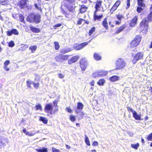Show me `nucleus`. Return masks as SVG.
<instances>
[{
  "instance_id": "a211bd4d",
  "label": "nucleus",
  "mask_w": 152,
  "mask_h": 152,
  "mask_svg": "<svg viewBox=\"0 0 152 152\" xmlns=\"http://www.w3.org/2000/svg\"><path fill=\"white\" fill-rule=\"evenodd\" d=\"M72 4V5L70 4L67 7V8L68 10L70 12L72 11L75 7V4Z\"/></svg>"
},
{
  "instance_id": "13d9d810",
  "label": "nucleus",
  "mask_w": 152,
  "mask_h": 152,
  "mask_svg": "<svg viewBox=\"0 0 152 152\" xmlns=\"http://www.w3.org/2000/svg\"><path fill=\"white\" fill-rule=\"evenodd\" d=\"M84 20L83 19H79L77 22V24L78 25L81 24L82 23V22Z\"/></svg>"
},
{
  "instance_id": "b1692460",
  "label": "nucleus",
  "mask_w": 152,
  "mask_h": 152,
  "mask_svg": "<svg viewBox=\"0 0 152 152\" xmlns=\"http://www.w3.org/2000/svg\"><path fill=\"white\" fill-rule=\"evenodd\" d=\"M125 27V26L124 25L118 28L116 32V33L117 34H118L120 33L124 29Z\"/></svg>"
},
{
  "instance_id": "1a4fd4ad",
  "label": "nucleus",
  "mask_w": 152,
  "mask_h": 152,
  "mask_svg": "<svg viewBox=\"0 0 152 152\" xmlns=\"http://www.w3.org/2000/svg\"><path fill=\"white\" fill-rule=\"evenodd\" d=\"M7 34L8 36H11L12 34L15 35H18L19 32L15 29H13L11 31H7Z\"/></svg>"
},
{
  "instance_id": "4468645a",
  "label": "nucleus",
  "mask_w": 152,
  "mask_h": 152,
  "mask_svg": "<svg viewBox=\"0 0 152 152\" xmlns=\"http://www.w3.org/2000/svg\"><path fill=\"white\" fill-rule=\"evenodd\" d=\"M88 8L85 5H83L81 6V8L80 9V12L81 13H83L86 12Z\"/></svg>"
},
{
  "instance_id": "4d7b16f0",
  "label": "nucleus",
  "mask_w": 152,
  "mask_h": 152,
  "mask_svg": "<svg viewBox=\"0 0 152 152\" xmlns=\"http://www.w3.org/2000/svg\"><path fill=\"white\" fill-rule=\"evenodd\" d=\"M127 108L128 109V110L129 111H130L131 112H132V114H133V113H134V112H135V111L132 108H130L129 107H127Z\"/></svg>"
},
{
  "instance_id": "4be33fe9",
  "label": "nucleus",
  "mask_w": 152,
  "mask_h": 152,
  "mask_svg": "<svg viewBox=\"0 0 152 152\" xmlns=\"http://www.w3.org/2000/svg\"><path fill=\"white\" fill-rule=\"evenodd\" d=\"M102 24L103 26L106 29H107L108 28V24L107 22V19L105 18L102 21Z\"/></svg>"
},
{
  "instance_id": "9d476101",
  "label": "nucleus",
  "mask_w": 152,
  "mask_h": 152,
  "mask_svg": "<svg viewBox=\"0 0 152 152\" xmlns=\"http://www.w3.org/2000/svg\"><path fill=\"white\" fill-rule=\"evenodd\" d=\"M53 108V105L52 104H46L45 107V112L47 113H49L50 110H52Z\"/></svg>"
},
{
  "instance_id": "0e129e2a",
  "label": "nucleus",
  "mask_w": 152,
  "mask_h": 152,
  "mask_svg": "<svg viewBox=\"0 0 152 152\" xmlns=\"http://www.w3.org/2000/svg\"><path fill=\"white\" fill-rule=\"evenodd\" d=\"M67 111L69 113H71L72 112V110L69 107H67L66 108Z\"/></svg>"
},
{
  "instance_id": "8fccbe9b",
  "label": "nucleus",
  "mask_w": 152,
  "mask_h": 152,
  "mask_svg": "<svg viewBox=\"0 0 152 152\" xmlns=\"http://www.w3.org/2000/svg\"><path fill=\"white\" fill-rule=\"evenodd\" d=\"M68 2L73 4H75V0H65Z\"/></svg>"
},
{
  "instance_id": "c85d7f7f",
  "label": "nucleus",
  "mask_w": 152,
  "mask_h": 152,
  "mask_svg": "<svg viewBox=\"0 0 152 152\" xmlns=\"http://www.w3.org/2000/svg\"><path fill=\"white\" fill-rule=\"evenodd\" d=\"M37 49V46L35 45L31 46L29 48V49L31 51L32 53H34Z\"/></svg>"
},
{
  "instance_id": "09e8293b",
  "label": "nucleus",
  "mask_w": 152,
  "mask_h": 152,
  "mask_svg": "<svg viewBox=\"0 0 152 152\" xmlns=\"http://www.w3.org/2000/svg\"><path fill=\"white\" fill-rule=\"evenodd\" d=\"M121 3V1H117L114 4V6H115L116 7H117L120 5Z\"/></svg>"
},
{
  "instance_id": "c756f323",
  "label": "nucleus",
  "mask_w": 152,
  "mask_h": 152,
  "mask_svg": "<svg viewBox=\"0 0 152 152\" xmlns=\"http://www.w3.org/2000/svg\"><path fill=\"white\" fill-rule=\"evenodd\" d=\"M40 120L42 121L44 124H47L48 122V120L45 118L43 117H40Z\"/></svg>"
},
{
  "instance_id": "052dcab7",
  "label": "nucleus",
  "mask_w": 152,
  "mask_h": 152,
  "mask_svg": "<svg viewBox=\"0 0 152 152\" xmlns=\"http://www.w3.org/2000/svg\"><path fill=\"white\" fill-rule=\"evenodd\" d=\"M52 150L53 152H60L59 151L54 148H53Z\"/></svg>"
},
{
  "instance_id": "a19ab883",
  "label": "nucleus",
  "mask_w": 152,
  "mask_h": 152,
  "mask_svg": "<svg viewBox=\"0 0 152 152\" xmlns=\"http://www.w3.org/2000/svg\"><path fill=\"white\" fill-rule=\"evenodd\" d=\"M15 45V43L13 41H11L8 43V46L10 47H13Z\"/></svg>"
},
{
  "instance_id": "5fc2aeb1",
  "label": "nucleus",
  "mask_w": 152,
  "mask_h": 152,
  "mask_svg": "<svg viewBox=\"0 0 152 152\" xmlns=\"http://www.w3.org/2000/svg\"><path fill=\"white\" fill-rule=\"evenodd\" d=\"M143 10V9L141 7H139L137 8V11L138 13H140Z\"/></svg>"
},
{
  "instance_id": "c9c22d12",
  "label": "nucleus",
  "mask_w": 152,
  "mask_h": 152,
  "mask_svg": "<svg viewBox=\"0 0 152 152\" xmlns=\"http://www.w3.org/2000/svg\"><path fill=\"white\" fill-rule=\"evenodd\" d=\"M85 142L86 144L88 146L90 145V141L88 137L86 135L85 139Z\"/></svg>"
},
{
  "instance_id": "6ab92c4d",
  "label": "nucleus",
  "mask_w": 152,
  "mask_h": 152,
  "mask_svg": "<svg viewBox=\"0 0 152 152\" xmlns=\"http://www.w3.org/2000/svg\"><path fill=\"white\" fill-rule=\"evenodd\" d=\"M102 1H97L96 6H95V8L96 9V11L95 12L98 10V8H99L101 6L102 4Z\"/></svg>"
},
{
  "instance_id": "7ed1b4c3",
  "label": "nucleus",
  "mask_w": 152,
  "mask_h": 152,
  "mask_svg": "<svg viewBox=\"0 0 152 152\" xmlns=\"http://www.w3.org/2000/svg\"><path fill=\"white\" fill-rule=\"evenodd\" d=\"M115 64L117 69H121L125 66V63L122 58H119L116 61Z\"/></svg>"
},
{
  "instance_id": "bf43d9fd",
  "label": "nucleus",
  "mask_w": 152,
  "mask_h": 152,
  "mask_svg": "<svg viewBox=\"0 0 152 152\" xmlns=\"http://www.w3.org/2000/svg\"><path fill=\"white\" fill-rule=\"evenodd\" d=\"M92 145L93 146H98V143L97 141H94L93 142L92 144Z\"/></svg>"
},
{
  "instance_id": "a18cd8bd",
  "label": "nucleus",
  "mask_w": 152,
  "mask_h": 152,
  "mask_svg": "<svg viewBox=\"0 0 152 152\" xmlns=\"http://www.w3.org/2000/svg\"><path fill=\"white\" fill-rule=\"evenodd\" d=\"M147 139L148 140L152 141V133L148 135Z\"/></svg>"
},
{
  "instance_id": "cd10ccee",
  "label": "nucleus",
  "mask_w": 152,
  "mask_h": 152,
  "mask_svg": "<svg viewBox=\"0 0 152 152\" xmlns=\"http://www.w3.org/2000/svg\"><path fill=\"white\" fill-rule=\"evenodd\" d=\"M105 82V80L103 79H101L99 80L97 84L100 86H103Z\"/></svg>"
},
{
  "instance_id": "f8f14e48",
  "label": "nucleus",
  "mask_w": 152,
  "mask_h": 152,
  "mask_svg": "<svg viewBox=\"0 0 152 152\" xmlns=\"http://www.w3.org/2000/svg\"><path fill=\"white\" fill-rule=\"evenodd\" d=\"M137 17L135 16L132 21L130 23V26L132 27L134 26L137 24Z\"/></svg>"
},
{
  "instance_id": "c03bdc74",
  "label": "nucleus",
  "mask_w": 152,
  "mask_h": 152,
  "mask_svg": "<svg viewBox=\"0 0 152 152\" xmlns=\"http://www.w3.org/2000/svg\"><path fill=\"white\" fill-rule=\"evenodd\" d=\"M54 43L55 45V49L57 50H58L60 47L58 43L57 42H55Z\"/></svg>"
},
{
  "instance_id": "ea45409f",
  "label": "nucleus",
  "mask_w": 152,
  "mask_h": 152,
  "mask_svg": "<svg viewBox=\"0 0 152 152\" xmlns=\"http://www.w3.org/2000/svg\"><path fill=\"white\" fill-rule=\"evenodd\" d=\"M10 63V61L9 60H7L5 61L4 64V68L7 67Z\"/></svg>"
},
{
  "instance_id": "e433bc0d",
  "label": "nucleus",
  "mask_w": 152,
  "mask_h": 152,
  "mask_svg": "<svg viewBox=\"0 0 152 152\" xmlns=\"http://www.w3.org/2000/svg\"><path fill=\"white\" fill-rule=\"evenodd\" d=\"M5 145V143L2 142V137L0 136V148L4 147Z\"/></svg>"
},
{
  "instance_id": "f03ea898",
  "label": "nucleus",
  "mask_w": 152,
  "mask_h": 152,
  "mask_svg": "<svg viewBox=\"0 0 152 152\" xmlns=\"http://www.w3.org/2000/svg\"><path fill=\"white\" fill-rule=\"evenodd\" d=\"M141 40V37L140 35H137L133 40L130 43L131 48H133L138 45Z\"/></svg>"
},
{
  "instance_id": "603ef678",
  "label": "nucleus",
  "mask_w": 152,
  "mask_h": 152,
  "mask_svg": "<svg viewBox=\"0 0 152 152\" xmlns=\"http://www.w3.org/2000/svg\"><path fill=\"white\" fill-rule=\"evenodd\" d=\"M36 133H34L32 134V133L30 132H27L26 134V135H28L29 136H32L34 135Z\"/></svg>"
},
{
  "instance_id": "37998d69",
  "label": "nucleus",
  "mask_w": 152,
  "mask_h": 152,
  "mask_svg": "<svg viewBox=\"0 0 152 152\" xmlns=\"http://www.w3.org/2000/svg\"><path fill=\"white\" fill-rule=\"evenodd\" d=\"M95 30V28L94 27H93L91 28L89 30V35L91 36L93 32Z\"/></svg>"
},
{
  "instance_id": "58836bf2",
  "label": "nucleus",
  "mask_w": 152,
  "mask_h": 152,
  "mask_svg": "<svg viewBox=\"0 0 152 152\" xmlns=\"http://www.w3.org/2000/svg\"><path fill=\"white\" fill-rule=\"evenodd\" d=\"M70 120L72 122L75 121L76 120L75 117L72 115H71L69 117Z\"/></svg>"
},
{
  "instance_id": "4c0bfd02",
  "label": "nucleus",
  "mask_w": 152,
  "mask_h": 152,
  "mask_svg": "<svg viewBox=\"0 0 152 152\" xmlns=\"http://www.w3.org/2000/svg\"><path fill=\"white\" fill-rule=\"evenodd\" d=\"M139 144L138 143H137L135 144H132L131 145V147L135 149H137L138 147H139Z\"/></svg>"
},
{
  "instance_id": "f257e3e1",
  "label": "nucleus",
  "mask_w": 152,
  "mask_h": 152,
  "mask_svg": "<svg viewBox=\"0 0 152 152\" xmlns=\"http://www.w3.org/2000/svg\"><path fill=\"white\" fill-rule=\"evenodd\" d=\"M26 20L27 21L31 23L34 22L36 23H38L41 21V17L38 14L32 13L28 16Z\"/></svg>"
},
{
  "instance_id": "6e6552de",
  "label": "nucleus",
  "mask_w": 152,
  "mask_h": 152,
  "mask_svg": "<svg viewBox=\"0 0 152 152\" xmlns=\"http://www.w3.org/2000/svg\"><path fill=\"white\" fill-rule=\"evenodd\" d=\"M143 56V53L142 52H138L136 53L132 61L133 64H135L138 60L142 59Z\"/></svg>"
},
{
  "instance_id": "5701e85b",
  "label": "nucleus",
  "mask_w": 152,
  "mask_h": 152,
  "mask_svg": "<svg viewBox=\"0 0 152 152\" xmlns=\"http://www.w3.org/2000/svg\"><path fill=\"white\" fill-rule=\"evenodd\" d=\"M94 58L97 61L100 60L101 58V57L100 55L96 53H95L94 54Z\"/></svg>"
},
{
  "instance_id": "dca6fc26",
  "label": "nucleus",
  "mask_w": 152,
  "mask_h": 152,
  "mask_svg": "<svg viewBox=\"0 0 152 152\" xmlns=\"http://www.w3.org/2000/svg\"><path fill=\"white\" fill-rule=\"evenodd\" d=\"M36 150L37 152H48V148L45 147H42L39 149H36Z\"/></svg>"
},
{
  "instance_id": "ddd939ff",
  "label": "nucleus",
  "mask_w": 152,
  "mask_h": 152,
  "mask_svg": "<svg viewBox=\"0 0 152 152\" xmlns=\"http://www.w3.org/2000/svg\"><path fill=\"white\" fill-rule=\"evenodd\" d=\"M99 72L100 77L105 76L108 73L107 71L103 70H99Z\"/></svg>"
},
{
  "instance_id": "e2e57ef3",
  "label": "nucleus",
  "mask_w": 152,
  "mask_h": 152,
  "mask_svg": "<svg viewBox=\"0 0 152 152\" xmlns=\"http://www.w3.org/2000/svg\"><path fill=\"white\" fill-rule=\"evenodd\" d=\"M61 25V24L60 23H58L55 25L54 27L55 28H57L60 27Z\"/></svg>"
},
{
  "instance_id": "0eeeda50",
  "label": "nucleus",
  "mask_w": 152,
  "mask_h": 152,
  "mask_svg": "<svg viewBox=\"0 0 152 152\" xmlns=\"http://www.w3.org/2000/svg\"><path fill=\"white\" fill-rule=\"evenodd\" d=\"M80 64L82 70H85L88 65V62L86 59L85 58H81L80 61Z\"/></svg>"
},
{
  "instance_id": "864d4df0",
  "label": "nucleus",
  "mask_w": 152,
  "mask_h": 152,
  "mask_svg": "<svg viewBox=\"0 0 152 152\" xmlns=\"http://www.w3.org/2000/svg\"><path fill=\"white\" fill-rule=\"evenodd\" d=\"M116 17L118 20H121V19L123 17V16L121 15H116Z\"/></svg>"
},
{
  "instance_id": "79ce46f5",
  "label": "nucleus",
  "mask_w": 152,
  "mask_h": 152,
  "mask_svg": "<svg viewBox=\"0 0 152 152\" xmlns=\"http://www.w3.org/2000/svg\"><path fill=\"white\" fill-rule=\"evenodd\" d=\"M35 107L37 110H40V111L42 110V107L40 104H38L36 105Z\"/></svg>"
},
{
  "instance_id": "3c124183",
  "label": "nucleus",
  "mask_w": 152,
  "mask_h": 152,
  "mask_svg": "<svg viewBox=\"0 0 152 152\" xmlns=\"http://www.w3.org/2000/svg\"><path fill=\"white\" fill-rule=\"evenodd\" d=\"M33 85L34 87H35L36 89H37L38 88L39 86V84L38 83H35L33 82Z\"/></svg>"
},
{
  "instance_id": "f704fd0d",
  "label": "nucleus",
  "mask_w": 152,
  "mask_h": 152,
  "mask_svg": "<svg viewBox=\"0 0 152 152\" xmlns=\"http://www.w3.org/2000/svg\"><path fill=\"white\" fill-rule=\"evenodd\" d=\"M102 16L103 15H102L98 16L96 15L95 13L94 15V20H99V19L101 18Z\"/></svg>"
},
{
  "instance_id": "bb28decb",
  "label": "nucleus",
  "mask_w": 152,
  "mask_h": 152,
  "mask_svg": "<svg viewBox=\"0 0 152 152\" xmlns=\"http://www.w3.org/2000/svg\"><path fill=\"white\" fill-rule=\"evenodd\" d=\"M84 106L83 104L80 102H78L77 104V109L81 110L83 109Z\"/></svg>"
},
{
  "instance_id": "49530a36",
  "label": "nucleus",
  "mask_w": 152,
  "mask_h": 152,
  "mask_svg": "<svg viewBox=\"0 0 152 152\" xmlns=\"http://www.w3.org/2000/svg\"><path fill=\"white\" fill-rule=\"evenodd\" d=\"M117 8V7H116L115 6L113 5L112 7L111 8V9H110V12L112 13L113 12L115 11Z\"/></svg>"
},
{
  "instance_id": "39448f33",
  "label": "nucleus",
  "mask_w": 152,
  "mask_h": 152,
  "mask_svg": "<svg viewBox=\"0 0 152 152\" xmlns=\"http://www.w3.org/2000/svg\"><path fill=\"white\" fill-rule=\"evenodd\" d=\"M141 29L142 30L146 31L148 28V22L146 18L143 19L140 23Z\"/></svg>"
},
{
  "instance_id": "a878e982",
  "label": "nucleus",
  "mask_w": 152,
  "mask_h": 152,
  "mask_svg": "<svg viewBox=\"0 0 152 152\" xmlns=\"http://www.w3.org/2000/svg\"><path fill=\"white\" fill-rule=\"evenodd\" d=\"M31 30L33 32L35 33H38L39 32L40 30L39 29L34 27H31L30 28Z\"/></svg>"
},
{
  "instance_id": "aec40b11",
  "label": "nucleus",
  "mask_w": 152,
  "mask_h": 152,
  "mask_svg": "<svg viewBox=\"0 0 152 152\" xmlns=\"http://www.w3.org/2000/svg\"><path fill=\"white\" fill-rule=\"evenodd\" d=\"M144 0H137L138 4L140 7H144L145 4L143 3Z\"/></svg>"
},
{
  "instance_id": "9b49d317",
  "label": "nucleus",
  "mask_w": 152,
  "mask_h": 152,
  "mask_svg": "<svg viewBox=\"0 0 152 152\" xmlns=\"http://www.w3.org/2000/svg\"><path fill=\"white\" fill-rule=\"evenodd\" d=\"M79 57L78 56H74L72 58L68 61V64H71L74 62H75L78 60Z\"/></svg>"
},
{
  "instance_id": "338daca9",
  "label": "nucleus",
  "mask_w": 152,
  "mask_h": 152,
  "mask_svg": "<svg viewBox=\"0 0 152 152\" xmlns=\"http://www.w3.org/2000/svg\"><path fill=\"white\" fill-rule=\"evenodd\" d=\"M53 104L54 105V106L55 107H57V102L56 101H54L53 102Z\"/></svg>"
},
{
  "instance_id": "20e7f679",
  "label": "nucleus",
  "mask_w": 152,
  "mask_h": 152,
  "mask_svg": "<svg viewBox=\"0 0 152 152\" xmlns=\"http://www.w3.org/2000/svg\"><path fill=\"white\" fill-rule=\"evenodd\" d=\"M69 55H63L61 54H60L55 57V59L56 61L63 63L64 61L68 60Z\"/></svg>"
},
{
  "instance_id": "2eb2a0df",
  "label": "nucleus",
  "mask_w": 152,
  "mask_h": 152,
  "mask_svg": "<svg viewBox=\"0 0 152 152\" xmlns=\"http://www.w3.org/2000/svg\"><path fill=\"white\" fill-rule=\"evenodd\" d=\"M71 49L69 48H67L66 49H63L60 50V53L62 54H65L71 51Z\"/></svg>"
},
{
  "instance_id": "412c9836",
  "label": "nucleus",
  "mask_w": 152,
  "mask_h": 152,
  "mask_svg": "<svg viewBox=\"0 0 152 152\" xmlns=\"http://www.w3.org/2000/svg\"><path fill=\"white\" fill-rule=\"evenodd\" d=\"M119 78V77L114 75L110 77V80L111 81L114 82L118 80Z\"/></svg>"
},
{
  "instance_id": "774afa93",
  "label": "nucleus",
  "mask_w": 152,
  "mask_h": 152,
  "mask_svg": "<svg viewBox=\"0 0 152 152\" xmlns=\"http://www.w3.org/2000/svg\"><path fill=\"white\" fill-rule=\"evenodd\" d=\"M58 110V109L57 107H56L55 110L53 111V113H55L56 112H57Z\"/></svg>"
},
{
  "instance_id": "6e6d98bb",
  "label": "nucleus",
  "mask_w": 152,
  "mask_h": 152,
  "mask_svg": "<svg viewBox=\"0 0 152 152\" xmlns=\"http://www.w3.org/2000/svg\"><path fill=\"white\" fill-rule=\"evenodd\" d=\"M152 18V11H151L150 13L148 15V17H147V19H150Z\"/></svg>"
},
{
  "instance_id": "680f3d73",
  "label": "nucleus",
  "mask_w": 152,
  "mask_h": 152,
  "mask_svg": "<svg viewBox=\"0 0 152 152\" xmlns=\"http://www.w3.org/2000/svg\"><path fill=\"white\" fill-rule=\"evenodd\" d=\"M64 75L61 74H58V77L60 78H63L64 77Z\"/></svg>"
},
{
  "instance_id": "423d86ee",
  "label": "nucleus",
  "mask_w": 152,
  "mask_h": 152,
  "mask_svg": "<svg viewBox=\"0 0 152 152\" xmlns=\"http://www.w3.org/2000/svg\"><path fill=\"white\" fill-rule=\"evenodd\" d=\"M90 41L91 40L88 42H85L80 44H75L73 46V48L76 50H80L87 45Z\"/></svg>"
},
{
  "instance_id": "393cba45",
  "label": "nucleus",
  "mask_w": 152,
  "mask_h": 152,
  "mask_svg": "<svg viewBox=\"0 0 152 152\" xmlns=\"http://www.w3.org/2000/svg\"><path fill=\"white\" fill-rule=\"evenodd\" d=\"M9 3L8 0H0V4L2 5H8Z\"/></svg>"
},
{
  "instance_id": "2f4dec72",
  "label": "nucleus",
  "mask_w": 152,
  "mask_h": 152,
  "mask_svg": "<svg viewBox=\"0 0 152 152\" xmlns=\"http://www.w3.org/2000/svg\"><path fill=\"white\" fill-rule=\"evenodd\" d=\"M28 0H20V4L22 6H24L26 4Z\"/></svg>"
},
{
  "instance_id": "72a5a7b5",
  "label": "nucleus",
  "mask_w": 152,
  "mask_h": 152,
  "mask_svg": "<svg viewBox=\"0 0 152 152\" xmlns=\"http://www.w3.org/2000/svg\"><path fill=\"white\" fill-rule=\"evenodd\" d=\"M19 19H20V21L21 22H23V23H25V22L24 21V18L23 16L22 15L20 14L19 15Z\"/></svg>"
},
{
  "instance_id": "7c9ffc66",
  "label": "nucleus",
  "mask_w": 152,
  "mask_h": 152,
  "mask_svg": "<svg viewBox=\"0 0 152 152\" xmlns=\"http://www.w3.org/2000/svg\"><path fill=\"white\" fill-rule=\"evenodd\" d=\"M27 86L28 87L31 88V84H33V82L29 80H28L26 81Z\"/></svg>"
},
{
  "instance_id": "473e14b6",
  "label": "nucleus",
  "mask_w": 152,
  "mask_h": 152,
  "mask_svg": "<svg viewBox=\"0 0 152 152\" xmlns=\"http://www.w3.org/2000/svg\"><path fill=\"white\" fill-rule=\"evenodd\" d=\"M99 75V71H98L92 74V76L94 78L96 77H100Z\"/></svg>"
},
{
  "instance_id": "de8ad7c7",
  "label": "nucleus",
  "mask_w": 152,
  "mask_h": 152,
  "mask_svg": "<svg viewBox=\"0 0 152 152\" xmlns=\"http://www.w3.org/2000/svg\"><path fill=\"white\" fill-rule=\"evenodd\" d=\"M130 0H127L126 1L127 6L126 7V9L129 8L130 6Z\"/></svg>"
},
{
  "instance_id": "69168bd1",
  "label": "nucleus",
  "mask_w": 152,
  "mask_h": 152,
  "mask_svg": "<svg viewBox=\"0 0 152 152\" xmlns=\"http://www.w3.org/2000/svg\"><path fill=\"white\" fill-rule=\"evenodd\" d=\"M94 83L95 82L94 81L92 80L90 82V83L91 86H94Z\"/></svg>"
},
{
  "instance_id": "f3484780",
  "label": "nucleus",
  "mask_w": 152,
  "mask_h": 152,
  "mask_svg": "<svg viewBox=\"0 0 152 152\" xmlns=\"http://www.w3.org/2000/svg\"><path fill=\"white\" fill-rule=\"evenodd\" d=\"M133 117L136 120H141L140 115H138L136 111L133 113Z\"/></svg>"
}]
</instances>
